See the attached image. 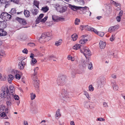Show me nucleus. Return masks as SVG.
Segmentation results:
<instances>
[{
  "label": "nucleus",
  "instance_id": "obj_3",
  "mask_svg": "<svg viewBox=\"0 0 125 125\" xmlns=\"http://www.w3.org/2000/svg\"><path fill=\"white\" fill-rule=\"evenodd\" d=\"M0 18L3 20L7 21L11 19V16L6 12H2L0 15Z\"/></svg>",
  "mask_w": 125,
  "mask_h": 125
},
{
  "label": "nucleus",
  "instance_id": "obj_56",
  "mask_svg": "<svg viewBox=\"0 0 125 125\" xmlns=\"http://www.w3.org/2000/svg\"><path fill=\"white\" fill-rule=\"evenodd\" d=\"M28 51L26 49H25L22 51V52L24 53L25 54H27L28 52Z\"/></svg>",
  "mask_w": 125,
  "mask_h": 125
},
{
  "label": "nucleus",
  "instance_id": "obj_58",
  "mask_svg": "<svg viewBox=\"0 0 125 125\" xmlns=\"http://www.w3.org/2000/svg\"><path fill=\"white\" fill-rule=\"evenodd\" d=\"M10 12L11 13L14 14L16 13V11L14 9H11Z\"/></svg>",
  "mask_w": 125,
  "mask_h": 125
},
{
  "label": "nucleus",
  "instance_id": "obj_32",
  "mask_svg": "<svg viewBox=\"0 0 125 125\" xmlns=\"http://www.w3.org/2000/svg\"><path fill=\"white\" fill-rule=\"evenodd\" d=\"M62 42V40L61 39H60L58 41L56 42L55 43V45L57 46H58L60 45Z\"/></svg>",
  "mask_w": 125,
  "mask_h": 125
},
{
  "label": "nucleus",
  "instance_id": "obj_19",
  "mask_svg": "<svg viewBox=\"0 0 125 125\" xmlns=\"http://www.w3.org/2000/svg\"><path fill=\"white\" fill-rule=\"evenodd\" d=\"M9 91L10 93L11 94L14 95L15 89L14 87L12 85H10L9 87Z\"/></svg>",
  "mask_w": 125,
  "mask_h": 125
},
{
  "label": "nucleus",
  "instance_id": "obj_46",
  "mask_svg": "<svg viewBox=\"0 0 125 125\" xmlns=\"http://www.w3.org/2000/svg\"><path fill=\"white\" fill-rule=\"evenodd\" d=\"M89 65L88 66V68L89 69H92L93 68V66L92 63L91 62H90L88 64Z\"/></svg>",
  "mask_w": 125,
  "mask_h": 125
},
{
  "label": "nucleus",
  "instance_id": "obj_27",
  "mask_svg": "<svg viewBox=\"0 0 125 125\" xmlns=\"http://www.w3.org/2000/svg\"><path fill=\"white\" fill-rule=\"evenodd\" d=\"M77 38V35L76 34H73L71 36L72 40L73 41L76 40Z\"/></svg>",
  "mask_w": 125,
  "mask_h": 125
},
{
  "label": "nucleus",
  "instance_id": "obj_57",
  "mask_svg": "<svg viewBox=\"0 0 125 125\" xmlns=\"http://www.w3.org/2000/svg\"><path fill=\"white\" fill-rule=\"evenodd\" d=\"M11 1H13V2L16 4H18L19 2V0H10Z\"/></svg>",
  "mask_w": 125,
  "mask_h": 125
},
{
  "label": "nucleus",
  "instance_id": "obj_39",
  "mask_svg": "<svg viewBox=\"0 0 125 125\" xmlns=\"http://www.w3.org/2000/svg\"><path fill=\"white\" fill-rule=\"evenodd\" d=\"M39 2L36 0H34V4L35 5L37 8H39Z\"/></svg>",
  "mask_w": 125,
  "mask_h": 125
},
{
  "label": "nucleus",
  "instance_id": "obj_4",
  "mask_svg": "<svg viewBox=\"0 0 125 125\" xmlns=\"http://www.w3.org/2000/svg\"><path fill=\"white\" fill-rule=\"evenodd\" d=\"M83 105L85 108L88 109H92L94 107L93 103L88 101L84 102Z\"/></svg>",
  "mask_w": 125,
  "mask_h": 125
},
{
  "label": "nucleus",
  "instance_id": "obj_10",
  "mask_svg": "<svg viewBox=\"0 0 125 125\" xmlns=\"http://www.w3.org/2000/svg\"><path fill=\"white\" fill-rule=\"evenodd\" d=\"M14 95L11 94L9 92L7 93L6 95L5 100V101H12V99H13V96Z\"/></svg>",
  "mask_w": 125,
  "mask_h": 125
},
{
  "label": "nucleus",
  "instance_id": "obj_15",
  "mask_svg": "<svg viewBox=\"0 0 125 125\" xmlns=\"http://www.w3.org/2000/svg\"><path fill=\"white\" fill-rule=\"evenodd\" d=\"M112 84L114 90L117 91L118 90L119 88L118 86L115 82H112Z\"/></svg>",
  "mask_w": 125,
  "mask_h": 125
},
{
  "label": "nucleus",
  "instance_id": "obj_59",
  "mask_svg": "<svg viewBox=\"0 0 125 125\" xmlns=\"http://www.w3.org/2000/svg\"><path fill=\"white\" fill-rule=\"evenodd\" d=\"M41 20L40 19H39L38 18L36 19V24H38L39 23L41 22Z\"/></svg>",
  "mask_w": 125,
  "mask_h": 125
},
{
  "label": "nucleus",
  "instance_id": "obj_23",
  "mask_svg": "<svg viewBox=\"0 0 125 125\" xmlns=\"http://www.w3.org/2000/svg\"><path fill=\"white\" fill-rule=\"evenodd\" d=\"M7 34V32L3 29L1 28L0 29V36H3L6 35Z\"/></svg>",
  "mask_w": 125,
  "mask_h": 125
},
{
  "label": "nucleus",
  "instance_id": "obj_42",
  "mask_svg": "<svg viewBox=\"0 0 125 125\" xmlns=\"http://www.w3.org/2000/svg\"><path fill=\"white\" fill-rule=\"evenodd\" d=\"M68 60H71L72 61H73L74 60V58L70 55H68L67 57Z\"/></svg>",
  "mask_w": 125,
  "mask_h": 125
},
{
  "label": "nucleus",
  "instance_id": "obj_43",
  "mask_svg": "<svg viewBox=\"0 0 125 125\" xmlns=\"http://www.w3.org/2000/svg\"><path fill=\"white\" fill-rule=\"evenodd\" d=\"M80 22V20L79 19L76 18L75 19V24L76 25H78Z\"/></svg>",
  "mask_w": 125,
  "mask_h": 125
},
{
  "label": "nucleus",
  "instance_id": "obj_8",
  "mask_svg": "<svg viewBox=\"0 0 125 125\" xmlns=\"http://www.w3.org/2000/svg\"><path fill=\"white\" fill-rule=\"evenodd\" d=\"M81 52L83 54L86 59L88 58L86 57L87 55L89 56L91 55L90 51L87 48H85L83 49V51H82L81 50Z\"/></svg>",
  "mask_w": 125,
  "mask_h": 125
},
{
  "label": "nucleus",
  "instance_id": "obj_25",
  "mask_svg": "<svg viewBox=\"0 0 125 125\" xmlns=\"http://www.w3.org/2000/svg\"><path fill=\"white\" fill-rule=\"evenodd\" d=\"M86 36H85L84 38L81 40L80 41V43L82 44H84L87 41Z\"/></svg>",
  "mask_w": 125,
  "mask_h": 125
},
{
  "label": "nucleus",
  "instance_id": "obj_64",
  "mask_svg": "<svg viewBox=\"0 0 125 125\" xmlns=\"http://www.w3.org/2000/svg\"><path fill=\"white\" fill-rule=\"evenodd\" d=\"M123 11L122 10H121L119 14V16L120 17H121L123 15Z\"/></svg>",
  "mask_w": 125,
  "mask_h": 125
},
{
  "label": "nucleus",
  "instance_id": "obj_63",
  "mask_svg": "<svg viewBox=\"0 0 125 125\" xmlns=\"http://www.w3.org/2000/svg\"><path fill=\"white\" fill-rule=\"evenodd\" d=\"M64 18H63L61 17H58V20H59V21H64Z\"/></svg>",
  "mask_w": 125,
  "mask_h": 125
},
{
  "label": "nucleus",
  "instance_id": "obj_6",
  "mask_svg": "<svg viewBox=\"0 0 125 125\" xmlns=\"http://www.w3.org/2000/svg\"><path fill=\"white\" fill-rule=\"evenodd\" d=\"M59 96L61 99L64 101V103H65V102H68L69 101V99L67 95H63L62 94V93H60L59 94Z\"/></svg>",
  "mask_w": 125,
  "mask_h": 125
},
{
  "label": "nucleus",
  "instance_id": "obj_13",
  "mask_svg": "<svg viewBox=\"0 0 125 125\" xmlns=\"http://www.w3.org/2000/svg\"><path fill=\"white\" fill-rule=\"evenodd\" d=\"M15 74L16 78L18 80L20 79L21 78L20 75L21 74V73L18 70H16L15 71Z\"/></svg>",
  "mask_w": 125,
  "mask_h": 125
},
{
  "label": "nucleus",
  "instance_id": "obj_28",
  "mask_svg": "<svg viewBox=\"0 0 125 125\" xmlns=\"http://www.w3.org/2000/svg\"><path fill=\"white\" fill-rule=\"evenodd\" d=\"M8 81L9 83H10L11 81L13 80V76L11 74L9 75L8 77Z\"/></svg>",
  "mask_w": 125,
  "mask_h": 125
},
{
  "label": "nucleus",
  "instance_id": "obj_24",
  "mask_svg": "<svg viewBox=\"0 0 125 125\" xmlns=\"http://www.w3.org/2000/svg\"><path fill=\"white\" fill-rule=\"evenodd\" d=\"M0 1L1 3H5V7H7L8 5H9L10 3L9 1H8L7 0H0Z\"/></svg>",
  "mask_w": 125,
  "mask_h": 125
},
{
  "label": "nucleus",
  "instance_id": "obj_44",
  "mask_svg": "<svg viewBox=\"0 0 125 125\" xmlns=\"http://www.w3.org/2000/svg\"><path fill=\"white\" fill-rule=\"evenodd\" d=\"M89 90L91 92H92L94 90V88L92 85H90L89 87Z\"/></svg>",
  "mask_w": 125,
  "mask_h": 125
},
{
  "label": "nucleus",
  "instance_id": "obj_26",
  "mask_svg": "<svg viewBox=\"0 0 125 125\" xmlns=\"http://www.w3.org/2000/svg\"><path fill=\"white\" fill-rule=\"evenodd\" d=\"M69 92L68 90L67 89H64L62 90V92L61 93H62V94L63 95H67Z\"/></svg>",
  "mask_w": 125,
  "mask_h": 125
},
{
  "label": "nucleus",
  "instance_id": "obj_48",
  "mask_svg": "<svg viewBox=\"0 0 125 125\" xmlns=\"http://www.w3.org/2000/svg\"><path fill=\"white\" fill-rule=\"evenodd\" d=\"M115 35L114 34L112 35L110 38V40L112 42H113L115 39Z\"/></svg>",
  "mask_w": 125,
  "mask_h": 125
},
{
  "label": "nucleus",
  "instance_id": "obj_60",
  "mask_svg": "<svg viewBox=\"0 0 125 125\" xmlns=\"http://www.w3.org/2000/svg\"><path fill=\"white\" fill-rule=\"evenodd\" d=\"M103 104L104 107H108V105L107 104V103L106 102H104Z\"/></svg>",
  "mask_w": 125,
  "mask_h": 125
},
{
  "label": "nucleus",
  "instance_id": "obj_31",
  "mask_svg": "<svg viewBox=\"0 0 125 125\" xmlns=\"http://www.w3.org/2000/svg\"><path fill=\"white\" fill-rule=\"evenodd\" d=\"M33 15H36L38 12V10L37 9H33L31 10Z\"/></svg>",
  "mask_w": 125,
  "mask_h": 125
},
{
  "label": "nucleus",
  "instance_id": "obj_14",
  "mask_svg": "<svg viewBox=\"0 0 125 125\" xmlns=\"http://www.w3.org/2000/svg\"><path fill=\"white\" fill-rule=\"evenodd\" d=\"M25 64V62L23 61L20 62L18 64V67L21 70L23 69L24 67V65Z\"/></svg>",
  "mask_w": 125,
  "mask_h": 125
},
{
  "label": "nucleus",
  "instance_id": "obj_62",
  "mask_svg": "<svg viewBox=\"0 0 125 125\" xmlns=\"http://www.w3.org/2000/svg\"><path fill=\"white\" fill-rule=\"evenodd\" d=\"M43 14H41L39 16V17L38 18L39 19L41 20V19L43 17Z\"/></svg>",
  "mask_w": 125,
  "mask_h": 125
},
{
  "label": "nucleus",
  "instance_id": "obj_16",
  "mask_svg": "<svg viewBox=\"0 0 125 125\" xmlns=\"http://www.w3.org/2000/svg\"><path fill=\"white\" fill-rule=\"evenodd\" d=\"M106 44L104 42L102 41H100L99 43V47L101 49H103L105 47Z\"/></svg>",
  "mask_w": 125,
  "mask_h": 125
},
{
  "label": "nucleus",
  "instance_id": "obj_2",
  "mask_svg": "<svg viewBox=\"0 0 125 125\" xmlns=\"http://www.w3.org/2000/svg\"><path fill=\"white\" fill-rule=\"evenodd\" d=\"M66 81V77L64 76H62L58 77L57 79V83L59 85H64Z\"/></svg>",
  "mask_w": 125,
  "mask_h": 125
},
{
  "label": "nucleus",
  "instance_id": "obj_18",
  "mask_svg": "<svg viewBox=\"0 0 125 125\" xmlns=\"http://www.w3.org/2000/svg\"><path fill=\"white\" fill-rule=\"evenodd\" d=\"M69 7L72 10L74 11H75L78 10H79L80 7H77L74 5H72L71 4H69Z\"/></svg>",
  "mask_w": 125,
  "mask_h": 125
},
{
  "label": "nucleus",
  "instance_id": "obj_37",
  "mask_svg": "<svg viewBox=\"0 0 125 125\" xmlns=\"http://www.w3.org/2000/svg\"><path fill=\"white\" fill-rule=\"evenodd\" d=\"M36 97V95L35 94H34L33 93H31V99L32 100L34 99Z\"/></svg>",
  "mask_w": 125,
  "mask_h": 125
},
{
  "label": "nucleus",
  "instance_id": "obj_30",
  "mask_svg": "<svg viewBox=\"0 0 125 125\" xmlns=\"http://www.w3.org/2000/svg\"><path fill=\"white\" fill-rule=\"evenodd\" d=\"M45 33L46 35V37L48 38V39L47 40L48 41L49 40H50L51 39V36L52 35L51 33H49V32H47Z\"/></svg>",
  "mask_w": 125,
  "mask_h": 125
},
{
  "label": "nucleus",
  "instance_id": "obj_50",
  "mask_svg": "<svg viewBox=\"0 0 125 125\" xmlns=\"http://www.w3.org/2000/svg\"><path fill=\"white\" fill-rule=\"evenodd\" d=\"M48 18V17L46 16L44 18L41 20V22H44L47 20Z\"/></svg>",
  "mask_w": 125,
  "mask_h": 125
},
{
  "label": "nucleus",
  "instance_id": "obj_17",
  "mask_svg": "<svg viewBox=\"0 0 125 125\" xmlns=\"http://www.w3.org/2000/svg\"><path fill=\"white\" fill-rule=\"evenodd\" d=\"M6 24L5 21H0V27L1 28L4 29L6 27Z\"/></svg>",
  "mask_w": 125,
  "mask_h": 125
},
{
  "label": "nucleus",
  "instance_id": "obj_61",
  "mask_svg": "<svg viewBox=\"0 0 125 125\" xmlns=\"http://www.w3.org/2000/svg\"><path fill=\"white\" fill-rule=\"evenodd\" d=\"M28 45L31 46H33L35 45V44L34 43L31 42L28 44Z\"/></svg>",
  "mask_w": 125,
  "mask_h": 125
},
{
  "label": "nucleus",
  "instance_id": "obj_53",
  "mask_svg": "<svg viewBox=\"0 0 125 125\" xmlns=\"http://www.w3.org/2000/svg\"><path fill=\"white\" fill-rule=\"evenodd\" d=\"M97 120L98 121H105V119L102 117H100L98 118L97 119Z\"/></svg>",
  "mask_w": 125,
  "mask_h": 125
},
{
  "label": "nucleus",
  "instance_id": "obj_38",
  "mask_svg": "<svg viewBox=\"0 0 125 125\" xmlns=\"http://www.w3.org/2000/svg\"><path fill=\"white\" fill-rule=\"evenodd\" d=\"M5 109V106L3 105L0 106V113H2L3 112L4 110Z\"/></svg>",
  "mask_w": 125,
  "mask_h": 125
},
{
  "label": "nucleus",
  "instance_id": "obj_54",
  "mask_svg": "<svg viewBox=\"0 0 125 125\" xmlns=\"http://www.w3.org/2000/svg\"><path fill=\"white\" fill-rule=\"evenodd\" d=\"M13 98L15 100H18L19 98V97L18 95H15L14 96Z\"/></svg>",
  "mask_w": 125,
  "mask_h": 125
},
{
  "label": "nucleus",
  "instance_id": "obj_21",
  "mask_svg": "<svg viewBox=\"0 0 125 125\" xmlns=\"http://www.w3.org/2000/svg\"><path fill=\"white\" fill-rule=\"evenodd\" d=\"M58 10L60 12H63L65 11L66 10V8L65 7H58L57 8Z\"/></svg>",
  "mask_w": 125,
  "mask_h": 125
},
{
  "label": "nucleus",
  "instance_id": "obj_51",
  "mask_svg": "<svg viewBox=\"0 0 125 125\" xmlns=\"http://www.w3.org/2000/svg\"><path fill=\"white\" fill-rule=\"evenodd\" d=\"M111 2L112 3H113V4H114L116 7H117L118 6H119V4L116 3L113 0L111 1Z\"/></svg>",
  "mask_w": 125,
  "mask_h": 125
},
{
  "label": "nucleus",
  "instance_id": "obj_55",
  "mask_svg": "<svg viewBox=\"0 0 125 125\" xmlns=\"http://www.w3.org/2000/svg\"><path fill=\"white\" fill-rule=\"evenodd\" d=\"M77 1L78 2L80 1V3L81 4L84 5V1L82 0H77Z\"/></svg>",
  "mask_w": 125,
  "mask_h": 125
},
{
  "label": "nucleus",
  "instance_id": "obj_49",
  "mask_svg": "<svg viewBox=\"0 0 125 125\" xmlns=\"http://www.w3.org/2000/svg\"><path fill=\"white\" fill-rule=\"evenodd\" d=\"M34 86L36 88H38L39 87V83L38 82H37L36 83H34Z\"/></svg>",
  "mask_w": 125,
  "mask_h": 125
},
{
  "label": "nucleus",
  "instance_id": "obj_45",
  "mask_svg": "<svg viewBox=\"0 0 125 125\" xmlns=\"http://www.w3.org/2000/svg\"><path fill=\"white\" fill-rule=\"evenodd\" d=\"M5 55V52L2 50L0 51V55L2 56H4Z\"/></svg>",
  "mask_w": 125,
  "mask_h": 125
},
{
  "label": "nucleus",
  "instance_id": "obj_47",
  "mask_svg": "<svg viewBox=\"0 0 125 125\" xmlns=\"http://www.w3.org/2000/svg\"><path fill=\"white\" fill-rule=\"evenodd\" d=\"M33 112L34 114H36L38 112V110L36 108H34L32 109Z\"/></svg>",
  "mask_w": 125,
  "mask_h": 125
},
{
  "label": "nucleus",
  "instance_id": "obj_12",
  "mask_svg": "<svg viewBox=\"0 0 125 125\" xmlns=\"http://www.w3.org/2000/svg\"><path fill=\"white\" fill-rule=\"evenodd\" d=\"M16 19L21 24L25 25L26 24V22L24 19H21L19 17L17 18Z\"/></svg>",
  "mask_w": 125,
  "mask_h": 125
},
{
  "label": "nucleus",
  "instance_id": "obj_34",
  "mask_svg": "<svg viewBox=\"0 0 125 125\" xmlns=\"http://www.w3.org/2000/svg\"><path fill=\"white\" fill-rule=\"evenodd\" d=\"M24 13L26 17H28L30 15L29 12L27 10H24Z\"/></svg>",
  "mask_w": 125,
  "mask_h": 125
},
{
  "label": "nucleus",
  "instance_id": "obj_11",
  "mask_svg": "<svg viewBox=\"0 0 125 125\" xmlns=\"http://www.w3.org/2000/svg\"><path fill=\"white\" fill-rule=\"evenodd\" d=\"M48 38L46 37V35L45 33L42 34L41 36L39 39V41L41 42H42L43 41H48L47 40Z\"/></svg>",
  "mask_w": 125,
  "mask_h": 125
},
{
  "label": "nucleus",
  "instance_id": "obj_35",
  "mask_svg": "<svg viewBox=\"0 0 125 125\" xmlns=\"http://www.w3.org/2000/svg\"><path fill=\"white\" fill-rule=\"evenodd\" d=\"M49 10V8L47 6H46L45 7H42V10L44 12H46Z\"/></svg>",
  "mask_w": 125,
  "mask_h": 125
},
{
  "label": "nucleus",
  "instance_id": "obj_36",
  "mask_svg": "<svg viewBox=\"0 0 125 125\" xmlns=\"http://www.w3.org/2000/svg\"><path fill=\"white\" fill-rule=\"evenodd\" d=\"M52 20L54 21H58V17L54 15L52 16Z\"/></svg>",
  "mask_w": 125,
  "mask_h": 125
},
{
  "label": "nucleus",
  "instance_id": "obj_40",
  "mask_svg": "<svg viewBox=\"0 0 125 125\" xmlns=\"http://www.w3.org/2000/svg\"><path fill=\"white\" fill-rule=\"evenodd\" d=\"M37 62V60L35 58H32V59L31 61V63L32 65H33V64H35Z\"/></svg>",
  "mask_w": 125,
  "mask_h": 125
},
{
  "label": "nucleus",
  "instance_id": "obj_9",
  "mask_svg": "<svg viewBox=\"0 0 125 125\" xmlns=\"http://www.w3.org/2000/svg\"><path fill=\"white\" fill-rule=\"evenodd\" d=\"M119 26L118 25L111 26L110 27L108 30V31L110 33L113 32L117 30L119 28Z\"/></svg>",
  "mask_w": 125,
  "mask_h": 125
},
{
  "label": "nucleus",
  "instance_id": "obj_33",
  "mask_svg": "<svg viewBox=\"0 0 125 125\" xmlns=\"http://www.w3.org/2000/svg\"><path fill=\"white\" fill-rule=\"evenodd\" d=\"M81 46L80 44H76L73 46V48L74 49L77 50L80 48Z\"/></svg>",
  "mask_w": 125,
  "mask_h": 125
},
{
  "label": "nucleus",
  "instance_id": "obj_52",
  "mask_svg": "<svg viewBox=\"0 0 125 125\" xmlns=\"http://www.w3.org/2000/svg\"><path fill=\"white\" fill-rule=\"evenodd\" d=\"M116 19L118 22H120L121 20V17L118 16L116 17Z\"/></svg>",
  "mask_w": 125,
  "mask_h": 125
},
{
  "label": "nucleus",
  "instance_id": "obj_7",
  "mask_svg": "<svg viewBox=\"0 0 125 125\" xmlns=\"http://www.w3.org/2000/svg\"><path fill=\"white\" fill-rule=\"evenodd\" d=\"M90 59L88 58V59H86V61L84 60H82L80 62L81 65L83 67H85L89 63V61H90Z\"/></svg>",
  "mask_w": 125,
  "mask_h": 125
},
{
  "label": "nucleus",
  "instance_id": "obj_1",
  "mask_svg": "<svg viewBox=\"0 0 125 125\" xmlns=\"http://www.w3.org/2000/svg\"><path fill=\"white\" fill-rule=\"evenodd\" d=\"M81 27H82V28H84L88 31H93L96 34L100 36L103 37L104 35V32H98L97 30L95 29L94 28L90 27L88 26V25H82L81 26Z\"/></svg>",
  "mask_w": 125,
  "mask_h": 125
},
{
  "label": "nucleus",
  "instance_id": "obj_5",
  "mask_svg": "<svg viewBox=\"0 0 125 125\" xmlns=\"http://www.w3.org/2000/svg\"><path fill=\"white\" fill-rule=\"evenodd\" d=\"M9 92V90L8 87L2 88L1 89V92L0 94V97L2 98H5L6 95V93L7 94Z\"/></svg>",
  "mask_w": 125,
  "mask_h": 125
},
{
  "label": "nucleus",
  "instance_id": "obj_22",
  "mask_svg": "<svg viewBox=\"0 0 125 125\" xmlns=\"http://www.w3.org/2000/svg\"><path fill=\"white\" fill-rule=\"evenodd\" d=\"M8 112V109L7 108L6 109L5 107V109L4 110L3 112L0 114L1 116L2 117H4L6 115L5 113H7Z\"/></svg>",
  "mask_w": 125,
  "mask_h": 125
},
{
  "label": "nucleus",
  "instance_id": "obj_41",
  "mask_svg": "<svg viewBox=\"0 0 125 125\" xmlns=\"http://www.w3.org/2000/svg\"><path fill=\"white\" fill-rule=\"evenodd\" d=\"M6 101V104L8 106V107H10L11 106V105L12 104H11V102L12 101Z\"/></svg>",
  "mask_w": 125,
  "mask_h": 125
},
{
  "label": "nucleus",
  "instance_id": "obj_20",
  "mask_svg": "<svg viewBox=\"0 0 125 125\" xmlns=\"http://www.w3.org/2000/svg\"><path fill=\"white\" fill-rule=\"evenodd\" d=\"M60 111V110L59 109H58L56 111L55 117L56 119H59L61 116Z\"/></svg>",
  "mask_w": 125,
  "mask_h": 125
},
{
  "label": "nucleus",
  "instance_id": "obj_29",
  "mask_svg": "<svg viewBox=\"0 0 125 125\" xmlns=\"http://www.w3.org/2000/svg\"><path fill=\"white\" fill-rule=\"evenodd\" d=\"M79 8V9L80 10H88V13H89V8L86 6H85L84 7H80Z\"/></svg>",
  "mask_w": 125,
  "mask_h": 125
}]
</instances>
